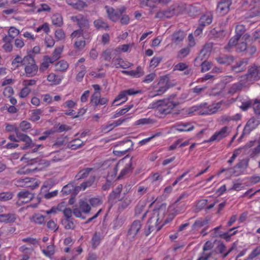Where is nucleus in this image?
I'll use <instances>...</instances> for the list:
<instances>
[{
  "mask_svg": "<svg viewBox=\"0 0 260 260\" xmlns=\"http://www.w3.org/2000/svg\"><path fill=\"white\" fill-rule=\"evenodd\" d=\"M166 211V206L165 205H161L158 209L153 210L152 216L148 222L149 232L146 233L147 235L150 234L154 227H156L157 231H159L165 224L169 222L166 219L162 222Z\"/></svg>",
  "mask_w": 260,
  "mask_h": 260,
  "instance_id": "nucleus-1",
  "label": "nucleus"
},
{
  "mask_svg": "<svg viewBox=\"0 0 260 260\" xmlns=\"http://www.w3.org/2000/svg\"><path fill=\"white\" fill-rule=\"evenodd\" d=\"M245 27L243 25H238L236 27V35L231 39L229 45L230 47L237 45V49L240 51L246 50L247 43L249 39V36L245 32Z\"/></svg>",
  "mask_w": 260,
  "mask_h": 260,
  "instance_id": "nucleus-2",
  "label": "nucleus"
},
{
  "mask_svg": "<svg viewBox=\"0 0 260 260\" xmlns=\"http://www.w3.org/2000/svg\"><path fill=\"white\" fill-rule=\"evenodd\" d=\"M23 164H26L25 166L18 170L17 173L20 174H28L35 170L40 171L43 168L48 166L49 162L45 159L38 160L36 159L28 160L26 155L21 159Z\"/></svg>",
  "mask_w": 260,
  "mask_h": 260,
  "instance_id": "nucleus-3",
  "label": "nucleus"
},
{
  "mask_svg": "<svg viewBox=\"0 0 260 260\" xmlns=\"http://www.w3.org/2000/svg\"><path fill=\"white\" fill-rule=\"evenodd\" d=\"M177 105L173 99H164L153 102L149 105V107L155 109L161 114H167Z\"/></svg>",
  "mask_w": 260,
  "mask_h": 260,
  "instance_id": "nucleus-4",
  "label": "nucleus"
},
{
  "mask_svg": "<svg viewBox=\"0 0 260 260\" xmlns=\"http://www.w3.org/2000/svg\"><path fill=\"white\" fill-rule=\"evenodd\" d=\"M25 72L28 77H33L38 72V68L33 57L29 55L23 57Z\"/></svg>",
  "mask_w": 260,
  "mask_h": 260,
  "instance_id": "nucleus-5",
  "label": "nucleus"
},
{
  "mask_svg": "<svg viewBox=\"0 0 260 260\" xmlns=\"http://www.w3.org/2000/svg\"><path fill=\"white\" fill-rule=\"evenodd\" d=\"M91 184V181H88L81 184V186L75 187L73 184L69 183L63 187L61 192L63 194H72L76 195L79 191L85 190L86 187L90 186Z\"/></svg>",
  "mask_w": 260,
  "mask_h": 260,
  "instance_id": "nucleus-6",
  "label": "nucleus"
},
{
  "mask_svg": "<svg viewBox=\"0 0 260 260\" xmlns=\"http://www.w3.org/2000/svg\"><path fill=\"white\" fill-rule=\"evenodd\" d=\"M72 39H75V47L78 50L83 49L85 45V40L87 35L83 33V30L79 29L74 31L71 35Z\"/></svg>",
  "mask_w": 260,
  "mask_h": 260,
  "instance_id": "nucleus-7",
  "label": "nucleus"
},
{
  "mask_svg": "<svg viewBox=\"0 0 260 260\" xmlns=\"http://www.w3.org/2000/svg\"><path fill=\"white\" fill-rule=\"evenodd\" d=\"M120 168H122V170L121 171L120 174L118 177V178H122L131 169V164L128 163L124 165V159L120 160L117 163L116 166L114 167V172L111 174H109L108 175V179L112 180L114 179L116 177L117 170Z\"/></svg>",
  "mask_w": 260,
  "mask_h": 260,
  "instance_id": "nucleus-8",
  "label": "nucleus"
},
{
  "mask_svg": "<svg viewBox=\"0 0 260 260\" xmlns=\"http://www.w3.org/2000/svg\"><path fill=\"white\" fill-rule=\"evenodd\" d=\"M260 78V67H258L255 66L251 67L249 69L248 73L244 77H243V79L241 81H246V83L249 84V82L257 80Z\"/></svg>",
  "mask_w": 260,
  "mask_h": 260,
  "instance_id": "nucleus-9",
  "label": "nucleus"
},
{
  "mask_svg": "<svg viewBox=\"0 0 260 260\" xmlns=\"http://www.w3.org/2000/svg\"><path fill=\"white\" fill-rule=\"evenodd\" d=\"M40 184V181L35 178H25L17 181V185L22 187H28L34 189Z\"/></svg>",
  "mask_w": 260,
  "mask_h": 260,
  "instance_id": "nucleus-10",
  "label": "nucleus"
},
{
  "mask_svg": "<svg viewBox=\"0 0 260 260\" xmlns=\"http://www.w3.org/2000/svg\"><path fill=\"white\" fill-rule=\"evenodd\" d=\"M245 152L248 149H250L248 153L250 152V155L253 157L260 153V138L254 141H251L247 143L244 147Z\"/></svg>",
  "mask_w": 260,
  "mask_h": 260,
  "instance_id": "nucleus-11",
  "label": "nucleus"
},
{
  "mask_svg": "<svg viewBox=\"0 0 260 260\" xmlns=\"http://www.w3.org/2000/svg\"><path fill=\"white\" fill-rule=\"evenodd\" d=\"M91 208L86 201H80L79 202V209L75 208L73 210V214L77 217L84 218L82 213L85 214L88 213L90 211Z\"/></svg>",
  "mask_w": 260,
  "mask_h": 260,
  "instance_id": "nucleus-12",
  "label": "nucleus"
},
{
  "mask_svg": "<svg viewBox=\"0 0 260 260\" xmlns=\"http://www.w3.org/2000/svg\"><path fill=\"white\" fill-rule=\"evenodd\" d=\"M138 92L135 91L134 89H128L121 91L113 101L112 105L115 106H118L127 100V95H133L137 93Z\"/></svg>",
  "mask_w": 260,
  "mask_h": 260,
  "instance_id": "nucleus-13",
  "label": "nucleus"
},
{
  "mask_svg": "<svg viewBox=\"0 0 260 260\" xmlns=\"http://www.w3.org/2000/svg\"><path fill=\"white\" fill-rule=\"evenodd\" d=\"M17 133V139L14 136H10L9 138L10 140L13 141L15 142H18L19 141H23L25 143V145L22 148V149H26L28 148L31 147L33 146L34 144L32 142L31 139L26 135H19Z\"/></svg>",
  "mask_w": 260,
  "mask_h": 260,
  "instance_id": "nucleus-14",
  "label": "nucleus"
},
{
  "mask_svg": "<svg viewBox=\"0 0 260 260\" xmlns=\"http://www.w3.org/2000/svg\"><path fill=\"white\" fill-rule=\"evenodd\" d=\"M229 132L227 127H222L220 130L216 132L208 140L205 141L204 142L219 141L226 137L229 134Z\"/></svg>",
  "mask_w": 260,
  "mask_h": 260,
  "instance_id": "nucleus-15",
  "label": "nucleus"
},
{
  "mask_svg": "<svg viewBox=\"0 0 260 260\" xmlns=\"http://www.w3.org/2000/svg\"><path fill=\"white\" fill-rule=\"evenodd\" d=\"M232 4L231 0H222L218 4L217 7V12L221 15L228 13L230 7Z\"/></svg>",
  "mask_w": 260,
  "mask_h": 260,
  "instance_id": "nucleus-16",
  "label": "nucleus"
},
{
  "mask_svg": "<svg viewBox=\"0 0 260 260\" xmlns=\"http://www.w3.org/2000/svg\"><path fill=\"white\" fill-rule=\"evenodd\" d=\"M141 228V224L140 221H134L131 224L128 232V237L129 239L134 238L138 234Z\"/></svg>",
  "mask_w": 260,
  "mask_h": 260,
  "instance_id": "nucleus-17",
  "label": "nucleus"
},
{
  "mask_svg": "<svg viewBox=\"0 0 260 260\" xmlns=\"http://www.w3.org/2000/svg\"><path fill=\"white\" fill-rule=\"evenodd\" d=\"M76 105V102L72 100H68L65 102L62 105V107L64 109H69L68 110H65V114L69 116L74 115L75 111L73 108Z\"/></svg>",
  "mask_w": 260,
  "mask_h": 260,
  "instance_id": "nucleus-18",
  "label": "nucleus"
},
{
  "mask_svg": "<svg viewBox=\"0 0 260 260\" xmlns=\"http://www.w3.org/2000/svg\"><path fill=\"white\" fill-rule=\"evenodd\" d=\"M158 89H156V93L154 95H151V96L158 95L164 93L168 88V80L167 78H161L158 83Z\"/></svg>",
  "mask_w": 260,
  "mask_h": 260,
  "instance_id": "nucleus-19",
  "label": "nucleus"
},
{
  "mask_svg": "<svg viewBox=\"0 0 260 260\" xmlns=\"http://www.w3.org/2000/svg\"><path fill=\"white\" fill-rule=\"evenodd\" d=\"M18 197L19 203H25L33 198V195L28 191H22L18 193Z\"/></svg>",
  "mask_w": 260,
  "mask_h": 260,
  "instance_id": "nucleus-20",
  "label": "nucleus"
},
{
  "mask_svg": "<svg viewBox=\"0 0 260 260\" xmlns=\"http://www.w3.org/2000/svg\"><path fill=\"white\" fill-rule=\"evenodd\" d=\"M61 80L62 77L61 76L53 73L49 74L47 77V80L51 86H55L59 84Z\"/></svg>",
  "mask_w": 260,
  "mask_h": 260,
  "instance_id": "nucleus-21",
  "label": "nucleus"
},
{
  "mask_svg": "<svg viewBox=\"0 0 260 260\" xmlns=\"http://www.w3.org/2000/svg\"><path fill=\"white\" fill-rule=\"evenodd\" d=\"M175 128L176 131L183 132H189L194 129V126L189 123H182L178 124L175 126Z\"/></svg>",
  "mask_w": 260,
  "mask_h": 260,
  "instance_id": "nucleus-22",
  "label": "nucleus"
},
{
  "mask_svg": "<svg viewBox=\"0 0 260 260\" xmlns=\"http://www.w3.org/2000/svg\"><path fill=\"white\" fill-rule=\"evenodd\" d=\"M220 226L217 227L214 229V234L215 236L217 237L219 236L221 237L222 239H225L226 240H229L232 235H234L236 234V232H232L233 230L234 229H231L229 230L227 233H221L218 232V230L220 229Z\"/></svg>",
  "mask_w": 260,
  "mask_h": 260,
  "instance_id": "nucleus-23",
  "label": "nucleus"
},
{
  "mask_svg": "<svg viewBox=\"0 0 260 260\" xmlns=\"http://www.w3.org/2000/svg\"><path fill=\"white\" fill-rule=\"evenodd\" d=\"M223 107V103L222 102L213 104L208 106L207 113L208 114L214 113L218 110H221Z\"/></svg>",
  "mask_w": 260,
  "mask_h": 260,
  "instance_id": "nucleus-24",
  "label": "nucleus"
},
{
  "mask_svg": "<svg viewBox=\"0 0 260 260\" xmlns=\"http://www.w3.org/2000/svg\"><path fill=\"white\" fill-rule=\"evenodd\" d=\"M109 18L112 21H117L119 18V14L115 12L112 7H105Z\"/></svg>",
  "mask_w": 260,
  "mask_h": 260,
  "instance_id": "nucleus-25",
  "label": "nucleus"
},
{
  "mask_svg": "<svg viewBox=\"0 0 260 260\" xmlns=\"http://www.w3.org/2000/svg\"><path fill=\"white\" fill-rule=\"evenodd\" d=\"M122 72L126 75L136 78L142 76L144 74L143 70L141 67H138L135 71H123Z\"/></svg>",
  "mask_w": 260,
  "mask_h": 260,
  "instance_id": "nucleus-26",
  "label": "nucleus"
},
{
  "mask_svg": "<svg viewBox=\"0 0 260 260\" xmlns=\"http://www.w3.org/2000/svg\"><path fill=\"white\" fill-rule=\"evenodd\" d=\"M114 66L118 68H121L123 69H127L131 67L132 64L126 61H124L122 59H117L113 61Z\"/></svg>",
  "mask_w": 260,
  "mask_h": 260,
  "instance_id": "nucleus-27",
  "label": "nucleus"
},
{
  "mask_svg": "<svg viewBox=\"0 0 260 260\" xmlns=\"http://www.w3.org/2000/svg\"><path fill=\"white\" fill-rule=\"evenodd\" d=\"M72 20L77 22L80 27L86 26L88 24L87 20L82 15H78L75 17H72Z\"/></svg>",
  "mask_w": 260,
  "mask_h": 260,
  "instance_id": "nucleus-28",
  "label": "nucleus"
},
{
  "mask_svg": "<svg viewBox=\"0 0 260 260\" xmlns=\"http://www.w3.org/2000/svg\"><path fill=\"white\" fill-rule=\"evenodd\" d=\"M54 61V60L52 58L48 56H45L40 66V70L41 71H45L48 68L49 64L53 63Z\"/></svg>",
  "mask_w": 260,
  "mask_h": 260,
  "instance_id": "nucleus-29",
  "label": "nucleus"
},
{
  "mask_svg": "<svg viewBox=\"0 0 260 260\" xmlns=\"http://www.w3.org/2000/svg\"><path fill=\"white\" fill-rule=\"evenodd\" d=\"M248 163V159H244L241 160L236 167L238 169L237 172L235 173V175H238L247 167Z\"/></svg>",
  "mask_w": 260,
  "mask_h": 260,
  "instance_id": "nucleus-30",
  "label": "nucleus"
},
{
  "mask_svg": "<svg viewBox=\"0 0 260 260\" xmlns=\"http://www.w3.org/2000/svg\"><path fill=\"white\" fill-rule=\"evenodd\" d=\"M67 3L77 9H81L85 6V3L80 0H67Z\"/></svg>",
  "mask_w": 260,
  "mask_h": 260,
  "instance_id": "nucleus-31",
  "label": "nucleus"
},
{
  "mask_svg": "<svg viewBox=\"0 0 260 260\" xmlns=\"http://www.w3.org/2000/svg\"><path fill=\"white\" fill-rule=\"evenodd\" d=\"M21 65L24 66L23 58L19 55H17L12 61V69L15 70Z\"/></svg>",
  "mask_w": 260,
  "mask_h": 260,
  "instance_id": "nucleus-32",
  "label": "nucleus"
},
{
  "mask_svg": "<svg viewBox=\"0 0 260 260\" xmlns=\"http://www.w3.org/2000/svg\"><path fill=\"white\" fill-rule=\"evenodd\" d=\"M16 219L14 214H0V222L6 223L14 222Z\"/></svg>",
  "mask_w": 260,
  "mask_h": 260,
  "instance_id": "nucleus-33",
  "label": "nucleus"
},
{
  "mask_svg": "<svg viewBox=\"0 0 260 260\" xmlns=\"http://www.w3.org/2000/svg\"><path fill=\"white\" fill-rule=\"evenodd\" d=\"M3 42L5 44L3 45V49L7 52H10L12 50V40L9 38V37L5 36L3 39Z\"/></svg>",
  "mask_w": 260,
  "mask_h": 260,
  "instance_id": "nucleus-34",
  "label": "nucleus"
},
{
  "mask_svg": "<svg viewBox=\"0 0 260 260\" xmlns=\"http://www.w3.org/2000/svg\"><path fill=\"white\" fill-rule=\"evenodd\" d=\"M212 18L209 13L206 14L201 17L200 20V25L205 26L211 23Z\"/></svg>",
  "mask_w": 260,
  "mask_h": 260,
  "instance_id": "nucleus-35",
  "label": "nucleus"
},
{
  "mask_svg": "<svg viewBox=\"0 0 260 260\" xmlns=\"http://www.w3.org/2000/svg\"><path fill=\"white\" fill-rule=\"evenodd\" d=\"M184 36L185 34L183 31H179L173 34L172 40L174 43H178L183 40Z\"/></svg>",
  "mask_w": 260,
  "mask_h": 260,
  "instance_id": "nucleus-36",
  "label": "nucleus"
},
{
  "mask_svg": "<svg viewBox=\"0 0 260 260\" xmlns=\"http://www.w3.org/2000/svg\"><path fill=\"white\" fill-rule=\"evenodd\" d=\"M33 10L37 12H49L50 11V8L47 4L42 3L37 6H35Z\"/></svg>",
  "mask_w": 260,
  "mask_h": 260,
  "instance_id": "nucleus-37",
  "label": "nucleus"
},
{
  "mask_svg": "<svg viewBox=\"0 0 260 260\" xmlns=\"http://www.w3.org/2000/svg\"><path fill=\"white\" fill-rule=\"evenodd\" d=\"M52 22L53 25L60 26L62 24V18L60 14H54L51 18Z\"/></svg>",
  "mask_w": 260,
  "mask_h": 260,
  "instance_id": "nucleus-38",
  "label": "nucleus"
},
{
  "mask_svg": "<svg viewBox=\"0 0 260 260\" xmlns=\"http://www.w3.org/2000/svg\"><path fill=\"white\" fill-rule=\"evenodd\" d=\"M254 128V121L252 119L249 120L243 129V135L249 134Z\"/></svg>",
  "mask_w": 260,
  "mask_h": 260,
  "instance_id": "nucleus-39",
  "label": "nucleus"
},
{
  "mask_svg": "<svg viewBox=\"0 0 260 260\" xmlns=\"http://www.w3.org/2000/svg\"><path fill=\"white\" fill-rule=\"evenodd\" d=\"M170 1L171 0H140V2L142 6H148L151 7L153 6L152 3H155L157 2H159L164 3H167Z\"/></svg>",
  "mask_w": 260,
  "mask_h": 260,
  "instance_id": "nucleus-40",
  "label": "nucleus"
},
{
  "mask_svg": "<svg viewBox=\"0 0 260 260\" xmlns=\"http://www.w3.org/2000/svg\"><path fill=\"white\" fill-rule=\"evenodd\" d=\"M30 128L31 124L29 122L26 121H23L20 123L19 127L15 128V131L16 132H18L19 130L22 131H25Z\"/></svg>",
  "mask_w": 260,
  "mask_h": 260,
  "instance_id": "nucleus-41",
  "label": "nucleus"
},
{
  "mask_svg": "<svg viewBox=\"0 0 260 260\" xmlns=\"http://www.w3.org/2000/svg\"><path fill=\"white\" fill-rule=\"evenodd\" d=\"M68 63L64 60H60L55 65L56 70L59 71H65L68 68Z\"/></svg>",
  "mask_w": 260,
  "mask_h": 260,
  "instance_id": "nucleus-42",
  "label": "nucleus"
},
{
  "mask_svg": "<svg viewBox=\"0 0 260 260\" xmlns=\"http://www.w3.org/2000/svg\"><path fill=\"white\" fill-rule=\"evenodd\" d=\"M42 111L39 109L34 110L32 112L30 119L32 121H37L40 119Z\"/></svg>",
  "mask_w": 260,
  "mask_h": 260,
  "instance_id": "nucleus-43",
  "label": "nucleus"
},
{
  "mask_svg": "<svg viewBox=\"0 0 260 260\" xmlns=\"http://www.w3.org/2000/svg\"><path fill=\"white\" fill-rule=\"evenodd\" d=\"M20 33L19 30L14 27H11L8 30V36L12 40Z\"/></svg>",
  "mask_w": 260,
  "mask_h": 260,
  "instance_id": "nucleus-44",
  "label": "nucleus"
},
{
  "mask_svg": "<svg viewBox=\"0 0 260 260\" xmlns=\"http://www.w3.org/2000/svg\"><path fill=\"white\" fill-rule=\"evenodd\" d=\"M64 207V205L63 203H61L57 205L56 207H52L51 209L49 210H47L45 212L47 214H55L57 213V211H61L62 208Z\"/></svg>",
  "mask_w": 260,
  "mask_h": 260,
  "instance_id": "nucleus-45",
  "label": "nucleus"
},
{
  "mask_svg": "<svg viewBox=\"0 0 260 260\" xmlns=\"http://www.w3.org/2000/svg\"><path fill=\"white\" fill-rule=\"evenodd\" d=\"M122 186L119 185L118 187L113 191V192L110 195L109 201L112 202L114 199L118 198L119 193L121 192Z\"/></svg>",
  "mask_w": 260,
  "mask_h": 260,
  "instance_id": "nucleus-46",
  "label": "nucleus"
},
{
  "mask_svg": "<svg viewBox=\"0 0 260 260\" xmlns=\"http://www.w3.org/2000/svg\"><path fill=\"white\" fill-rule=\"evenodd\" d=\"M35 31L37 32L43 31L46 34H48L50 31L49 24L47 23H43L41 26L37 27Z\"/></svg>",
  "mask_w": 260,
  "mask_h": 260,
  "instance_id": "nucleus-47",
  "label": "nucleus"
},
{
  "mask_svg": "<svg viewBox=\"0 0 260 260\" xmlns=\"http://www.w3.org/2000/svg\"><path fill=\"white\" fill-rule=\"evenodd\" d=\"M42 252L46 256L51 257L54 253V247L53 245H49L46 249H43Z\"/></svg>",
  "mask_w": 260,
  "mask_h": 260,
  "instance_id": "nucleus-48",
  "label": "nucleus"
},
{
  "mask_svg": "<svg viewBox=\"0 0 260 260\" xmlns=\"http://www.w3.org/2000/svg\"><path fill=\"white\" fill-rule=\"evenodd\" d=\"M94 25L98 29L106 28L108 27L107 24L101 19H98L94 21Z\"/></svg>",
  "mask_w": 260,
  "mask_h": 260,
  "instance_id": "nucleus-49",
  "label": "nucleus"
},
{
  "mask_svg": "<svg viewBox=\"0 0 260 260\" xmlns=\"http://www.w3.org/2000/svg\"><path fill=\"white\" fill-rule=\"evenodd\" d=\"M133 46L132 44H123L120 46H119L116 48V51L119 52H126L128 51L130 48Z\"/></svg>",
  "mask_w": 260,
  "mask_h": 260,
  "instance_id": "nucleus-50",
  "label": "nucleus"
},
{
  "mask_svg": "<svg viewBox=\"0 0 260 260\" xmlns=\"http://www.w3.org/2000/svg\"><path fill=\"white\" fill-rule=\"evenodd\" d=\"M133 107V106L132 105L126 106L125 107V108L117 111L116 113V116L115 117H118L119 116L124 114L125 113L127 112L130 109H131Z\"/></svg>",
  "mask_w": 260,
  "mask_h": 260,
  "instance_id": "nucleus-51",
  "label": "nucleus"
},
{
  "mask_svg": "<svg viewBox=\"0 0 260 260\" xmlns=\"http://www.w3.org/2000/svg\"><path fill=\"white\" fill-rule=\"evenodd\" d=\"M100 99V92H95L92 95L91 99V102L94 104L95 106L99 104V100Z\"/></svg>",
  "mask_w": 260,
  "mask_h": 260,
  "instance_id": "nucleus-52",
  "label": "nucleus"
},
{
  "mask_svg": "<svg viewBox=\"0 0 260 260\" xmlns=\"http://www.w3.org/2000/svg\"><path fill=\"white\" fill-rule=\"evenodd\" d=\"M30 91L31 89L28 87L24 86L19 92V95L21 98H24L29 94Z\"/></svg>",
  "mask_w": 260,
  "mask_h": 260,
  "instance_id": "nucleus-53",
  "label": "nucleus"
},
{
  "mask_svg": "<svg viewBox=\"0 0 260 260\" xmlns=\"http://www.w3.org/2000/svg\"><path fill=\"white\" fill-rule=\"evenodd\" d=\"M63 50V47H59L56 48L53 54L52 59L55 61L56 59H58L60 57V55L62 52Z\"/></svg>",
  "mask_w": 260,
  "mask_h": 260,
  "instance_id": "nucleus-54",
  "label": "nucleus"
},
{
  "mask_svg": "<svg viewBox=\"0 0 260 260\" xmlns=\"http://www.w3.org/2000/svg\"><path fill=\"white\" fill-rule=\"evenodd\" d=\"M150 180L152 183H155L158 182L159 183L162 179V177L157 173L153 174L149 177Z\"/></svg>",
  "mask_w": 260,
  "mask_h": 260,
  "instance_id": "nucleus-55",
  "label": "nucleus"
},
{
  "mask_svg": "<svg viewBox=\"0 0 260 260\" xmlns=\"http://www.w3.org/2000/svg\"><path fill=\"white\" fill-rule=\"evenodd\" d=\"M190 49L188 47L181 49L178 54V57L181 58L186 57L189 53Z\"/></svg>",
  "mask_w": 260,
  "mask_h": 260,
  "instance_id": "nucleus-56",
  "label": "nucleus"
},
{
  "mask_svg": "<svg viewBox=\"0 0 260 260\" xmlns=\"http://www.w3.org/2000/svg\"><path fill=\"white\" fill-rule=\"evenodd\" d=\"M12 198V194L10 192H3L0 193V200L6 201L10 200Z\"/></svg>",
  "mask_w": 260,
  "mask_h": 260,
  "instance_id": "nucleus-57",
  "label": "nucleus"
},
{
  "mask_svg": "<svg viewBox=\"0 0 260 260\" xmlns=\"http://www.w3.org/2000/svg\"><path fill=\"white\" fill-rule=\"evenodd\" d=\"M251 105V102L249 100L246 99L241 102V105L238 106L242 110L245 111L249 108Z\"/></svg>",
  "mask_w": 260,
  "mask_h": 260,
  "instance_id": "nucleus-58",
  "label": "nucleus"
},
{
  "mask_svg": "<svg viewBox=\"0 0 260 260\" xmlns=\"http://www.w3.org/2000/svg\"><path fill=\"white\" fill-rule=\"evenodd\" d=\"M32 218L34 222L38 224L43 223L45 220V217L40 214H36L34 215Z\"/></svg>",
  "mask_w": 260,
  "mask_h": 260,
  "instance_id": "nucleus-59",
  "label": "nucleus"
},
{
  "mask_svg": "<svg viewBox=\"0 0 260 260\" xmlns=\"http://www.w3.org/2000/svg\"><path fill=\"white\" fill-rule=\"evenodd\" d=\"M161 60V58L160 57H154L151 59L150 63V66L152 68H154L156 67L157 66L158 63L160 62V61Z\"/></svg>",
  "mask_w": 260,
  "mask_h": 260,
  "instance_id": "nucleus-60",
  "label": "nucleus"
},
{
  "mask_svg": "<svg viewBox=\"0 0 260 260\" xmlns=\"http://www.w3.org/2000/svg\"><path fill=\"white\" fill-rule=\"evenodd\" d=\"M246 86L245 83H244V84L239 83L238 84H234L233 85L232 87L230 89V93L235 92L241 89L242 87H243L244 86Z\"/></svg>",
  "mask_w": 260,
  "mask_h": 260,
  "instance_id": "nucleus-61",
  "label": "nucleus"
},
{
  "mask_svg": "<svg viewBox=\"0 0 260 260\" xmlns=\"http://www.w3.org/2000/svg\"><path fill=\"white\" fill-rule=\"evenodd\" d=\"M244 151V152H245V149H244V147L243 148H239L238 149H237L236 150H235L232 156V157L229 160V163H232L234 160V159H235V158L238 156V155H239L242 151Z\"/></svg>",
  "mask_w": 260,
  "mask_h": 260,
  "instance_id": "nucleus-62",
  "label": "nucleus"
},
{
  "mask_svg": "<svg viewBox=\"0 0 260 260\" xmlns=\"http://www.w3.org/2000/svg\"><path fill=\"white\" fill-rule=\"evenodd\" d=\"M13 89L11 86L7 87L4 90V94L5 96L11 97L13 94Z\"/></svg>",
  "mask_w": 260,
  "mask_h": 260,
  "instance_id": "nucleus-63",
  "label": "nucleus"
},
{
  "mask_svg": "<svg viewBox=\"0 0 260 260\" xmlns=\"http://www.w3.org/2000/svg\"><path fill=\"white\" fill-rule=\"evenodd\" d=\"M55 37L59 40H62L64 39L65 35L62 30L58 29L55 31Z\"/></svg>",
  "mask_w": 260,
  "mask_h": 260,
  "instance_id": "nucleus-64",
  "label": "nucleus"
}]
</instances>
